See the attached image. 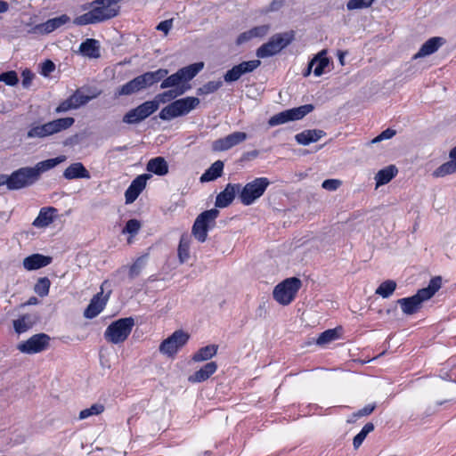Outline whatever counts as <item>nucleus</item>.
<instances>
[{
  "mask_svg": "<svg viewBox=\"0 0 456 456\" xmlns=\"http://www.w3.org/2000/svg\"><path fill=\"white\" fill-rule=\"evenodd\" d=\"M65 155H60L53 159H48L37 162L34 167H20L13 171L10 175V191H17L29 187L37 183L41 175L47 172L56 166L66 161Z\"/></svg>",
  "mask_w": 456,
  "mask_h": 456,
  "instance_id": "1",
  "label": "nucleus"
},
{
  "mask_svg": "<svg viewBox=\"0 0 456 456\" xmlns=\"http://www.w3.org/2000/svg\"><path fill=\"white\" fill-rule=\"evenodd\" d=\"M121 0H94L83 4V11L87 12L76 17L73 23L77 26L96 24L112 19L118 15L119 11L118 2Z\"/></svg>",
  "mask_w": 456,
  "mask_h": 456,
  "instance_id": "2",
  "label": "nucleus"
},
{
  "mask_svg": "<svg viewBox=\"0 0 456 456\" xmlns=\"http://www.w3.org/2000/svg\"><path fill=\"white\" fill-rule=\"evenodd\" d=\"M441 284V278L435 277L430 280L428 287L419 289L415 295L398 299L397 304L401 306L402 312L406 315L418 313L422 307V304L439 290Z\"/></svg>",
  "mask_w": 456,
  "mask_h": 456,
  "instance_id": "3",
  "label": "nucleus"
},
{
  "mask_svg": "<svg viewBox=\"0 0 456 456\" xmlns=\"http://www.w3.org/2000/svg\"><path fill=\"white\" fill-rule=\"evenodd\" d=\"M199 104L200 99L197 97L188 96L178 99L164 107L159 113V117L162 120H171L189 114Z\"/></svg>",
  "mask_w": 456,
  "mask_h": 456,
  "instance_id": "4",
  "label": "nucleus"
},
{
  "mask_svg": "<svg viewBox=\"0 0 456 456\" xmlns=\"http://www.w3.org/2000/svg\"><path fill=\"white\" fill-rule=\"evenodd\" d=\"M270 183L267 177H257L247 183L243 187L240 186L239 193L240 202L244 206L252 205L264 195Z\"/></svg>",
  "mask_w": 456,
  "mask_h": 456,
  "instance_id": "5",
  "label": "nucleus"
},
{
  "mask_svg": "<svg viewBox=\"0 0 456 456\" xmlns=\"http://www.w3.org/2000/svg\"><path fill=\"white\" fill-rule=\"evenodd\" d=\"M134 325V320L132 317L118 319L107 327L104 338L112 344L122 343L128 338Z\"/></svg>",
  "mask_w": 456,
  "mask_h": 456,
  "instance_id": "6",
  "label": "nucleus"
},
{
  "mask_svg": "<svg viewBox=\"0 0 456 456\" xmlns=\"http://www.w3.org/2000/svg\"><path fill=\"white\" fill-rule=\"evenodd\" d=\"M293 38V32L275 34L271 37L267 43L257 48L256 54L258 58L262 59L273 56L287 47L292 42Z\"/></svg>",
  "mask_w": 456,
  "mask_h": 456,
  "instance_id": "7",
  "label": "nucleus"
},
{
  "mask_svg": "<svg viewBox=\"0 0 456 456\" xmlns=\"http://www.w3.org/2000/svg\"><path fill=\"white\" fill-rule=\"evenodd\" d=\"M300 287L301 281L298 278H288L274 287L273 298L279 304L288 305L294 300Z\"/></svg>",
  "mask_w": 456,
  "mask_h": 456,
  "instance_id": "8",
  "label": "nucleus"
},
{
  "mask_svg": "<svg viewBox=\"0 0 456 456\" xmlns=\"http://www.w3.org/2000/svg\"><path fill=\"white\" fill-rule=\"evenodd\" d=\"M218 215L219 211L216 208H212L197 216L191 229L192 235L196 240L200 242L206 241L211 224L215 222Z\"/></svg>",
  "mask_w": 456,
  "mask_h": 456,
  "instance_id": "9",
  "label": "nucleus"
},
{
  "mask_svg": "<svg viewBox=\"0 0 456 456\" xmlns=\"http://www.w3.org/2000/svg\"><path fill=\"white\" fill-rule=\"evenodd\" d=\"M313 110L314 106L312 104H305L297 108L286 110L271 117L268 120V124L270 126H275L278 125L285 124L289 121L299 120L310 113Z\"/></svg>",
  "mask_w": 456,
  "mask_h": 456,
  "instance_id": "10",
  "label": "nucleus"
},
{
  "mask_svg": "<svg viewBox=\"0 0 456 456\" xmlns=\"http://www.w3.org/2000/svg\"><path fill=\"white\" fill-rule=\"evenodd\" d=\"M189 338V334L185 331L182 330H175L161 342L159 352L164 355L173 357L188 342Z\"/></svg>",
  "mask_w": 456,
  "mask_h": 456,
  "instance_id": "11",
  "label": "nucleus"
},
{
  "mask_svg": "<svg viewBox=\"0 0 456 456\" xmlns=\"http://www.w3.org/2000/svg\"><path fill=\"white\" fill-rule=\"evenodd\" d=\"M50 337L45 333L33 335L26 341L20 343L17 348L20 352L28 354L40 353L49 346Z\"/></svg>",
  "mask_w": 456,
  "mask_h": 456,
  "instance_id": "12",
  "label": "nucleus"
},
{
  "mask_svg": "<svg viewBox=\"0 0 456 456\" xmlns=\"http://www.w3.org/2000/svg\"><path fill=\"white\" fill-rule=\"evenodd\" d=\"M260 64L261 61L259 60L242 61L227 70L224 75V79L226 83L235 82L243 75L253 72L260 66Z\"/></svg>",
  "mask_w": 456,
  "mask_h": 456,
  "instance_id": "13",
  "label": "nucleus"
},
{
  "mask_svg": "<svg viewBox=\"0 0 456 456\" xmlns=\"http://www.w3.org/2000/svg\"><path fill=\"white\" fill-rule=\"evenodd\" d=\"M247 138L248 135L244 132H233L224 138L214 141L212 143V149L215 151H225L243 142Z\"/></svg>",
  "mask_w": 456,
  "mask_h": 456,
  "instance_id": "14",
  "label": "nucleus"
},
{
  "mask_svg": "<svg viewBox=\"0 0 456 456\" xmlns=\"http://www.w3.org/2000/svg\"><path fill=\"white\" fill-rule=\"evenodd\" d=\"M70 20L67 14H62L59 17L49 19L45 22L37 24L32 28L30 32L35 34H49L55 29L61 28Z\"/></svg>",
  "mask_w": 456,
  "mask_h": 456,
  "instance_id": "15",
  "label": "nucleus"
},
{
  "mask_svg": "<svg viewBox=\"0 0 456 456\" xmlns=\"http://www.w3.org/2000/svg\"><path fill=\"white\" fill-rule=\"evenodd\" d=\"M151 178V175L143 174L138 175L132 181L126 191H125L126 203H133L143 191L146 186L147 180Z\"/></svg>",
  "mask_w": 456,
  "mask_h": 456,
  "instance_id": "16",
  "label": "nucleus"
},
{
  "mask_svg": "<svg viewBox=\"0 0 456 456\" xmlns=\"http://www.w3.org/2000/svg\"><path fill=\"white\" fill-rule=\"evenodd\" d=\"M240 183H228L224 190L222 191L216 198V207L226 208L234 200L235 195L240 193Z\"/></svg>",
  "mask_w": 456,
  "mask_h": 456,
  "instance_id": "17",
  "label": "nucleus"
},
{
  "mask_svg": "<svg viewBox=\"0 0 456 456\" xmlns=\"http://www.w3.org/2000/svg\"><path fill=\"white\" fill-rule=\"evenodd\" d=\"M168 74V70L166 69H159L155 71H148L140 76H137L141 89H145L153 86L154 84L161 81Z\"/></svg>",
  "mask_w": 456,
  "mask_h": 456,
  "instance_id": "18",
  "label": "nucleus"
},
{
  "mask_svg": "<svg viewBox=\"0 0 456 456\" xmlns=\"http://www.w3.org/2000/svg\"><path fill=\"white\" fill-rule=\"evenodd\" d=\"M53 258L41 254H32L23 259V267L28 271L37 270L52 263Z\"/></svg>",
  "mask_w": 456,
  "mask_h": 456,
  "instance_id": "19",
  "label": "nucleus"
},
{
  "mask_svg": "<svg viewBox=\"0 0 456 456\" xmlns=\"http://www.w3.org/2000/svg\"><path fill=\"white\" fill-rule=\"evenodd\" d=\"M106 302L107 298L102 297V292L97 293L86 308L84 312L85 317L88 319L96 317L103 310Z\"/></svg>",
  "mask_w": 456,
  "mask_h": 456,
  "instance_id": "20",
  "label": "nucleus"
},
{
  "mask_svg": "<svg viewBox=\"0 0 456 456\" xmlns=\"http://www.w3.org/2000/svg\"><path fill=\"white\" fill-rule=\"evenodd\" d=\"M326 135V133L321 129H308L295 135L296 142L300 145H309L312 142H318Z\"/></svg>",
  "mask_w": 456,
  "mask_h": 456,
  "instance_id": "21",
  "label": "nucleus"
},
{
  "mask_svg": "<svg viewBox=\"0 0 456 456\" xmlns=\"http://www.w3.org/2000/svg\"><path fill=\"white\" fill-rule=\"evenodd\" d=\"M217 370V364L215 362H209L195 371L188 378L191 383H200L208 379Z\"/></svg>",
  "mask_w": 456,
  "mask_h": 456,
  "instance_id": "22",
  "label": "nucleus"
},
{
  "mask_svg": "<svg viewBox=\"0 0 456 456\" xmlns=\"http://www.w3.org/2000/svg\"><path fill=\"white\" fill-rule=\"evenodd\" d=\"M63 177L67 180L73 179H90L91 175L81 162H76L69 165L63 172Z\"/></svg>",
  "mask_w": 456,
  "mask_h": 456,
  "instance_id": "23",
  "label": "nucleus"
},
{
  "mask_svg": "<svg viewBox=\"0 0 456 456\" xmlns=\"http://www.w3.org/2000/svg\"><path fill=\"white\" fill-rule=\"evenodd\" d=\"M38 321L36 314H27L13 321L14 330L20 334L30 330Z\"/></svg>",
  "mask_w": 456,
  "mask_h": 456,
  "instance_id": "24",
  "label": "nucleus"
},
{
  "mask_svg": "<svg viewBox=\"0 0 456 456\" xmlns=\"http://www.w3.org/2000/svg\"><path fill=\"white\" fill-rule=\"evenodd\" d=\"M57 209L53 207L42 208L32 224L37 228H45L53 223Z\"/></svg>",
  "mask_w": 456,
  "mask_h": 456,
  "instance_id": "25",
  "label": "nucleus"
},
{
  "mask_svg": "<svg viewBox=\"0 0 456 456\" xmlns=\"http://www.w3.org/2000/svg\"><path fill=\"white\" fill-rule=\"evenodd\" d=\"M190 88H191V86L189 85H183L180 87L167 90L161 94H157L152 101L157 102L158 109H159L160 103H166L171 100L175 99L176 97L183 94Z\"/></svg>",
  "mask_w": 456,
  "mask_h": 456,
  "instance_id": "26",
  "label": "nucleus"
},
{
  "mask_svg": "<svg viewBox=\"0 0 456 456\" xmlns=\"http://www.w3.org/2000/svg\"><path fill=\"white\" fill-rule=\"evenodd\" d=\"M443 43L444 39L442 37H431L422 45L414 58H421L434 53L438 50Z\"/></svg>",
  "mask_w": 456,
  "mask_h": 456,
  "instance_id": "27",
  "label": "nucleus"
},
{
  "mask_svg": "<svg viewBox=\"0 0 456 456\" xmlns=\"http://www.w3.org/2000/svg\"><path fill=\"white\" fill-rule=\"evenodd\" d=\"M147 171L162 176L168 173V164L163 157L150 159L146 167Z\"/></svg>",
  "mask_w": 456,
  "mask_h": 456,
  "instance_id": "28",
  "label": "nucleus"
},
{
  "mask_svg": "<svg viewBox=\"0 0 456 456\" xmlns=\"http://www.w3.org/2000/svg\"><path fill=\"white\" fill-rule=\"evenodd\" d=\"M224 170V162L216 160L200 176L201 183L211 182L222 176Z\"/></svg>",
  "mask_w": 456,
  "mask_h": 456,
  "instance_id": "29",
  "label": "nucleus"
},
{
  "mask_svg": "<svg viewBox=\"0 0 456 456\" xmlns=\"http://www.w3.org/2000/svg\"><path fill=\"white\" fill-rule=\"evenodd\" d=\"M79 51L85 56L98 58L100 56L99 42L95 39L88 38L80 45Z\"/></svg>",
  "mask_w": 456,
  "mask_h": 456,
  "instance_id": "30",
  "label": "nucleus"
},
{
  "mask_svg": "<svg viewBox=\"0 0 456 456\" xmlns=\"http://www.w3.org/2000/svg\"><path fill=\"white\" fill-rule=\"evenodd\" d=\"M330 61L326 57V51L320 52L311 61L310 68H314V74L320 77L323 74L324 69L329 65Z\"/></svg>",
  "mask_w": 456,
  "mask_h": 456,
  "instance_id": "31",
  "label": "nucleus"
},
{
  "mask_svg": "<svg viewBox=\"0 0 456 456\" xmlns=\"http://www.w3.org/2000/svg\"><path fill=\"white\" fill-rule=\"evenodd\" d=\"M203 68V62H196L183 67L177 71L179 72L183 82L185 83L191 80Z\"/></svg>",
  "mask_w": 456,
  "mask_h": 456,
  "instance_id": "32",
  "label": "nucleus"
},
{
  "mask_svg": "<svg viewBox=\"0 0 456 456\" xmlns=\"http://www.w3.org/2000/svg\"><path fill=\"white\" fill-rule=\"evenodd\" d=\"M218 350V346L208 345L199 349L192 356L194 362H204L214 357Z\"/></svg>",
  "mask_w": 456,
  "mask_h": 456,
  "instance_id": "33",
  "label": "nucleus"
},
{
  "mask_svg": "<svg viewBox=\"0 0 456 456\" xmlns=\"http://www.w3.org/2000/svg\"><path fill=\"white\" fill-rule=\"evenodd\" d=\"M396 173L397 169L394 166L379 170L375 176L376 186L379 187L389 183L395 176Z\"/></svg>",
  "mask_w": 456,
  "mask_h": 456,
  "instance_id": "34",
  "label": "nucleus"
},
{
  "mask_svg": "<svg viewBox=\"0 0 456 456\" xmlns=\"http://www.w3.org/2000/svg\"><path fill=\"white\" fill-rule=\"evenodd\" d=\"M191 238L188 234H183L178 245V258L181 264L185 263L190 258Z\"/></svg>",
  "mask_w": 456,
  "mask_h": 456,
  "instance_id": "35",
  "label": "nucleus"
},
{
  "mask_svg": "<svg viewBox=\"0 0 456 456\" xmlns=\"http://www.w3.org/2000/svg\"><path fill=\"white\" fill-rule=\"evenodd\" d=\"M141 86L139 84V80L137 77L133 78L132 80L128 81L122 86H120L118 91L116 92L115 95L117 97L122 96V95H130L132 94L137 93L141 91Z\"/></svg>",
  "mask_w": 456,
  "mask_h": 456,
  "instance_id": "36",
  "label": "nucleus"
},
{
  "mask_svg": "<svg viewBox=\"0 0 456 456\" xmlns=\"http://www.w3.org/2000/svg\"><path fill=\"white\" fill-rule=\"evenodd\" d=\"M74 122L75 119L73 118L67 117L50 121L49 124L54 134L69 128L74 124Z\"/></svg>",
  "mask_w": 456,
  "mask_h": 456,
  "instance_id": "37",
  "label": "nucleus"
},
{
  "mask_svg": "<svg viewBox=\"0 0 456 456\" xmlns=\"http://www.w3.org/2000/svg\"><path fill=\"white\" fill-rule=\"evenodd\" d=\"M396 289V282L393 280L383 281L376 289L375 293L383 298L389 297Z\"/></svg>",
  "mask_w": 456,
  "mask_h": 456,
  "instance_id": "38",
  "label": "nucleus"
},
{
  "mask_svg": "<svg viewBox=\"0 0 456 456\" xmlns=\"http://www.w3.org/2000/svg\"><path fill=\"white\" fill-rule=\"evenodd\" d=\"M454 173H456V159H451V160L436 168L434 172V175L443 177Z\"/></svg>",
  "mask_w": 456,
  "mask_h": 456,
  "instance_id": "39",
  "label": "nucleus"
},
{
  "mask_svg": "<svg viewBox=\"0 0 456 456\" xmlns=\"http://www.w3.org/2000/svg\"><path fill=\"white\" fill-rule=\"evenodd\" d=\"M374 430V425L371 422L366 423L362 430L354 437L353 445L356 450L358 449L363 443L366 436Z\"/></svg>",
  "mask_w": 456,
  "mask_h": 456,
  "instance_id": "40",
  "label": "nucleus"
},
{
  "mask_svg": "<svg viewBox=\"0 0 456 456\" xmlns=\"http://www.w3.org/2000/svg\"><path fill=\"white\" fill-rule=\"evenodd\" d=\"M147 260H148V254H144V255L139 256L138 258H136V260L134 262V264L129 268V277L131 279H134L141 273L142 270L146 265Z\"/></svg>",
  "mask_w": 456,
  "mask_h": 456,
  "instance_id": "41",
  "label": "nucleus"
},
{
  "mask_svg": "<svg viewBox=\"0 0 456 456\" xmlns=\"http://www.w3.org/2000/svg\"><path fill=\"white\" fill-rule=\"evenodd\" d=\"M136 109L143 120L159 110L157 102L152 100L142 102Z\"/></svg>",
  "mask_w": 456,
  "mask_h": 456,
  "instance_id": "42",
  "label": "nucleus"
},
{
  "mask_svg": "<svg viewBox=\"0 0 456 456\" xmlns=\"http://www.w3.org/2000/svg\"><path fill=\"white\" fill-rule=\"evenodd\" d=\"M93 98L94 96L86 95L80 90H77L72 95L69 97L74 110L86 104Z\"/></svg>",
  "mask_w": 456,
  "mask_h": 456,
  "instance_id": "43",
  "label": "nucleus"
},
{
  "mask_svg": "<svg viewBox=\"0 0 456 456\" xmlns=\"http://www.w3.org/2000/svg\"><path fill=\"white\" fill-rule=\"evenodd\" d=\"M339 338L337 329H330L320 334L316 339L318 346H325Z\"/></svg>",
  "mask_w": 456,
  "mask_h": 456,
  "instance_id": "44",
  "label": "nucleus"
},
{
  "mask_svg": "<svg viewBox=\"0 0 456 456\" xmlns=\"http://www.w3.org/2000/svg\"><path fill=\"white\" fill-rule=\"evenodd\" d=\"M183 82L181 78L179 72L176 71L175 73L163 78V81L160 84V88L161 89H166V88H169V87L177 88V87L182 86L183 85H181V84H183Z\"/></svg>",
  "mask_w": 456,
  "mask_h": 456,
  "instance_id": "45",
  "label": "nucleus"
},
{
  "mask_svg": "<svg viewBox=\"0 0 456 456\" xmlns=\"http://www.w3.org/2000/svg\"><path fill=\"white\" fill-rule=\"evenodd\" d=\"M104 405L102 403H94L89 408L84 409L79 412V419H85L91 416H96L104 411Z\"/></svg>",
  "mask_w": 456,
  "mask_h": 456,
  "instance_id": "46",
  "label": "nucleus"
},
{
  "mask_svg": "<svg viewBox=\"0 0 456 456\" xmlns=\"http://www.w3.org/2000/svg\"><path fill=\"white\" fill-rule=\"evenodd\" d=\"M50 285L51 282L47 277L39 278L34 287V291L39 297H44L48 295Z\"/></svg>",
  "mask_w": 456,
  "mask_h": 456,
  "instance_id": "47",
  "label": "nucleus"
},
{
  "mask_svg": "<svg viewBox=\"0 0 456 456\" xmlns=\"http://www.w3.org/2000/svg\"><path fill=\"white\" fill-rule=\"evenodd\" d=\"M223 86V82L221 80L217 81H209L203 85L197 90V94L200 95L209 94L216 92Z\"/></svg>",
  "mask_w": 456,
  "mask_h": 456,
  "instance_id": "48",
  "label": "nucleus"
},
{
  "mask_svg": "<svg viewBox=\"0 0 456 456\" xmlns=\"http://www.w3.org/2000/svg\"><path fill=\"white\" fill-rule=\"evenodd\" d=\"M142 120L143 118H142L136 108L130 110L123 117V122L128 125L138 124Z\"/></svg>",
  "mask_w": 456,
  "mask_h": 456,
  "instance_id": "49",
  "label": "nucleus"
},
{
  "mask_svg": "<svg viewBox=\"0 0 456 456\" xmlns=\"http://www.w3.org/2000/svg\"><path fill=\"white\" fill-rule=\"evenodd\" d=\"M374 0H349L346 8L349 11L370 7Z\"/></svg>",
  "mask_w": 456,
  "mask_h": 456,
  "instance_id": "50",
  "label": "nucleus"
},
{
  "mask_svg": "<svg viewBox=\"0 0 456 456\" xmlns=\"http://www.w3.org/2000/svg\"><path fill=\"white\" fill-rule=\"evenodd\" d=\"M18 81L17 73L13 70L0 74V82H4L7 86H13L18 83Z\"/></svg>",
  "mask_w": 456,
  "mask_h": 456,
  "instance_id": "51",
  "label": "nucleus"
},
{
  "mask_svg": "<svg viewBox=\"0 0 456 456\" xmlns=\"http://www.w3.org/2000/svg\"><path fill=\"white\" fill-rule=\"evenodd\" d=\"M141 228V223L136 219H130L126 222V226L123 229V233H129L131 236H134L138 233Z\"/></svg>",
  "mask_w": 456,
  "mask_h": 456,
  "instance_id": "52",
  "label": "nucleus"
},
{
  "mask_svg": "<svg viewBox=\"0 0 456 456\" xmlns=\"http://www.w3.org/2000/svg\"><path fill=\"white\" fill-rule=\"evenodd\" d=\"M250 30L252 37H265L270 30V26L267 24L256 26Z\"/></svg>",
  "mask_w": 456,
  "mask_h": 456,
  "instance_id": "53",
  "label": "nucleus"
},
{
  "mask_svg": "<svg viewBox=\"0 0 456 456\" xmlns=\"http://www.w3.org/2000/svg\"><path fill=\"white\" fill-rule=\"evenodd\" d=\"M44 131L41 125L32 126L27 132V138H45Z\"/></svg>",
  "mask_w": 456,
  "mask_h": 456,
  "instance_id": "54",
  "label": "nucleus"
},
{
  "mask_svg": "<svg viewBox=\"0 0 456 456\" xmlns=\"http://www.w3.org/2000/svg\"><path fill=\"white\" fill-rule=\"evenodd\" d=\"M375 408H376V404L375 403L367 404L363 408H362L359 411H357L356 412L353 413V418L354 419H359V418H362V417H364V416H368V415H370V414H371L373 412Z\"/></svg>",
  "mask_w": 456,
  "mask_h": 456,
  "instance_id": "55",
  "label": "nucleus"
},
{
  "mask_svg": "<svg viewBox=\"0 0 456 456\" xmlns=\"http://www.w3.org/2000/svg\"><path fill=\"white\" fill-rule=\"evenodd\" d=\"M395 134V130L387 128L381 132L378 136L372 140V143L379 142L383 140L391 139Z\"/></svg>",
  "mask_w": 456,
  "mask_h": 456,
  "instance_id": "56",
  "label": "nucleus"
},
{
  "mask_svg": "<svg viewBox=\"0 0 456 456\" xmlns=\"http://www.w3.org/2000/svg\"><path fill=\"white\" fill-rule=\"evenodd\" d=\"M341 184L338 179H327L322 182V187L327 191H336Z\"/></svg>",
  "mask_w": 456,
  "mask_h": 456,
  "instance_id": "57",
  "label": "nucleus"
},
{
  "mask_svg": "<svg viewBox=\"0 0 456 456\" xmlns=\"http://www.w3.org/2000/svg\"><path fill=\"white\" fill-rule=\"evenodd\" d=\"M22 77V86L25 88H28L34 77V74L29 69H24L21 73Z\"/></svg>",
  "mask_w": 456,
  "mask_h": 456,
  "instance_id": "58",
  "label": "nucleus"
},
{
  "mask_svg": "<svg viewBox=\"0 0 456 456\" xmlns=\"http://www.w3.org/2000/svg\"><path fill=\"white\" fill-rule=\"evenodd\" d=\"M54 69H55L54 63L50 60H46L42 64L41 74L44 76H48L51 72H53L54 70Z\"/></svg>",
  "mask_w": 456,
  "mask_h": 456,
  "instance_id": "59",
  "label": "nucleus"
},
{
  "mask_svg": "<svg viewBox=\"0 0 456 456\" xmlns=\"http://www.w3.org/2000/svg\"><path fill=\"white\" fill-rule=\"evenodd\" d=\"M70 110H74L71 102H69V99L68 98L67 100L63 101L62 102H61L58 107L55 109V112L56 113H62V112H66V111H69Z\"/></svg>",
  "mask_w": 456,
  "mask_h": 456,
  "instance_id": "60",
  "label": "nucleus"
},
{
  "mask_svg": "<svg viewBox=\"0 0 456 456\" xmlns=\"http://www.w3.org/2000/svg\"><path fill=\"white\" fill-rule=\"evenodd\" d=\"M173 26V20H166L159 23L157 29L164 32L166 35L170 31Z\"/></svg>",
  "mask_w": 456,
  "mask_h": 456,
  "instance_id": "61",
  "label": "nucleus"
},
{
  "mask_svg": "<svg viewBox=\"0 0 456 456\" xmlns=\"http://www.w3.org/2000/svg\"><path fill=\"white\" fill-rule=\"evenodd\" d=\"M252 35L250 33V30H248V31H245L243 33H241L238 38H237V44L238 45H241V44H244L248 41H249L250 39H252Z\"/></svg>",
  "mask_w": 456,
  "mask_h": 456,
  "instance_id": "62",
  "label": "nucleus"
},
{
  "mask_svg": "<svg viewBox=\"0 0 456 456\" xmlns=\"http://www.w3.org/2000/svg\"><path fill=\"white\" fill-rule=\"evenodd\" d=\"M283 5V0H273L270 5L268 10L271 12L278 11Z\"/></svg>",
  "mask_w": 456,
  "mask_h": 456,
  "instance_id": "63",
  "label": "nucleus"
},
{
  "mask_svg": "<svg viewBox=\"0 0 456 456\" xmlns=\"http://www.w3.org/2000/svg\"><path fill=\"white\" fill-rule=\"evenodd\" d=\"M6 185L7 189L10 190V175L0 174V186Z\"/></svg>",
  "mask_w": 456,
  "mask_h": 456,
  "instance_id": "64",
  "label": "nucleus"
}]
</instances>
